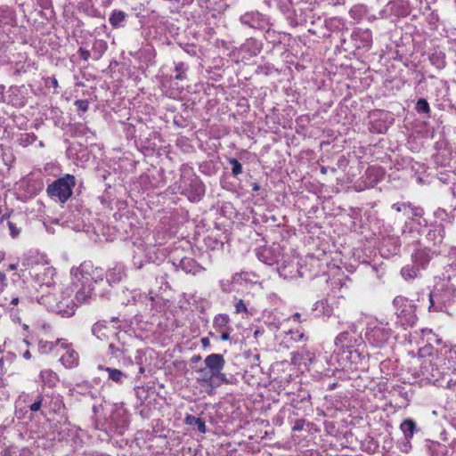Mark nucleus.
<instances>
[{
  "label": "nucleus",
  "instance_id": "obj_46",
  "mask_svg": "<svg viewBox=\"0 0 456 456\" xmlns=\"http://www.w3.org/2000/svg\"><path fill=\"white\" fill-rule=\"evenodd\" d=\"M265 38L268 43L273 44V46L281 44V34L271 28L265 30Z\"/></svg>",
  "mask_w": 456,
  "mask_h": 456
},
{
  "label": "nucleus",
  "instance_id": "obj_8",
  "mask_svg": "<svg viewBox=\"0 0 456 456\" xmlns=\"http://www.w3.org/2000/svg\"><path fill=\"white\" fill-rule=\"evenodd\" d=\"M180 187L182 193L188 197L191 201L196 202L205 195V185L195 174L183 175Z\"/></svg>",
  "mask_w": 456,
  "mask_h": 456
},
{
  "label": "nucleus",
  "instance_id": "obj_60",
  "mask_svg": "<svg viewBox=\"0 0 456 456\" xmlns=\"http://www.w3.org/2000/svg\"><path fill=\"white\" fill-rule=\"evenodd\" d=\"M273 67L269 64L258 66L256 69V73L263 74V75H269L272 72Z\"/></svg>",
  "mask_w": 456,
  "mask_h": 456
},
{
  "label": "nucleus",
  "instance_id": "obj_57",
  "mask_svg": "<svg viewBox=\"0 0 456 456\" xmlns=\"http://www.w3.org/2000/svg\"><path fill=\"white\" fill-rule=\"evenodd\" d=\"M449 362L456 364V346H452L445 351Z\"/></svg>",
  "mask_w": 456,
  "mask_h": 456
},
{
  "label": "nucleus",
  "instance_id": "obj_37",
  "mask_svg": "<svg viewBox=\"0 0 456 456\" xmlns=\"http://www.w3.org/2000/svg\"><path fill=\"white\" fill-rule=\"evenodd\" d=\"M259 354H252V360H250L251 366L250 370H246L245 374L243 376L244 379L248 382V375L249 373H252L251 376L254 377L255 375L262 373V370L259 366Z\"/></svg>",
  "mask_w": 456,
  "mask_h": 456
},
{
  "label": "nucleus",
  "instance_id": "obj_6",
  "mask_svg": "<svg viewBox=\"0 0 456 456\" xmlns=\"http://www.w3.org/2000/svg\"><path fill=\"white\" fill-rule=\"evenodd\" d=\"M0 224L9 230V234L12 239H17L22 231L27 228L28 224V216L22 211L6 214L2 216Z\"/></svg>",
  "mask_w": 456,
  "mask_h": 456
},
{
  "label": "nucleus",
  "instance_id": "obj_44",
  "mask_svg": "<svg viewBox=\"0 0 456 456\" xmlns=\"http://www.w3.org/2000/svg\"><path fill=\"white\" fill-rule=\"evenodd\" d=\"M429 60L436 68L438 69H442L445 67L446 61H445V54L443 52H435L433 53Z\"/></svg>",
  "mask_w": 456,
  "mask_h": 456
},
{
  "label": "nucleus",
  "instance_id": "obj_28",
  "mask_svg": "<svg viewBox=\"0 0 456 456\" xmlns=\"http://www.w3.org/2000/svg\"><path fill=\"white\" fill-rule=\"evenodd\" d=\"M426 450L429 456H446L448 453L447 447L436 441H426Z\"/></svg>",
  "mask_w": 456,
  "mask_h": 456
},
{
  "label": "nucleus",
  "instance_id": "obj_15",
  "mask_svg": "<svg viewBox=\"0 0 456 456\" xmlns=\"http://www.w3.org/2000/svg\"><path fill=\"white\" fill-rule=\"evenodd\" d=\"M97 295L102 297H109L110 295V290L106 288L101 289L96 286H92L91 283L87 285L83 284L82 287L76 292L75 298L78 303L83 304L86 303L94 296Z\"/></svg>",
  "mask_w": 456,
  "mask_h": 456
},
{
  "label": "nucleus",
  "instance_id": "obj_24",
  "mask_svg": "<svg viewBox=\"0 0 456 456\" xmlns=\"http://www.w3.org/2000/svg\"><path fill=\"white\" fill-rule=\"evenodd\" d=\"M128 353V347L118 333H116V342H110L108 346V355L113 358H120Z\"/></svg>",
  "mask_w": 456,
  "mask_h": 456
},
{
  "label": "nucleus",
  "instance_id": "obj_11",
  "mask_svg": "<svg viewBox=\"0 0 456 456\" xmlns=\"http://www.w3.org/2000/svg\"><path fill=\"white\" fill-rule=\"evenodd\" d=\"M360 341V334L357 332L355 325L352 324L348 330L343 331L336 337L335 346L344 353V351L354 348Z\"/></svg>",
  "mask_w": 456,
  "mask_h": 456
},
{
  "label": "nucleus",
  "instance_id": "obj_30",
  "mask_svg": "<svg viewBox=\"0 0 456 456\" xmlns=\"http://www.w3.org/2000/svg\"><path fill=\"white\" fill-rule=\"evenodd\" d=\"M400 429L404 438L407 440V444L410 443V439L412 438L414 434L418 431L417 424L412 419H404L400 425Z\"/></svg>",
  "mask_w": 456,
  "mask_h": 456
},
{
  "label": "nucleus",
  "instance_id": "obj_29",
  "mask_svg": "<svg viewBox=\"0 0 456 456\" xmlns=\"http://www.w3.org/2000/svg\"><path fill=\"white\" fill-rule=\"evenodd\" d=\"M60 361L66 368H75L78 365V353L72 348H69L67 352L61 355Z\"/></svg>",
  "mask_w": 456,
  "mask_h": 456
},
{
  "label": "nucleus",
  "instance_id": "obj_21",
  "mask_svg": "<svg viewBox=\"0 0 456 456\" xmlns=\"http://www.w3.org/2000/svg\"><path fill=\"white\" fill-rule=\"evenodd\" d=\"M435 251H432L427 247H422L418 242L417 248L411 253V261L414 265L424 269L433 258Z\"/></svg>",
  "mask_w": 456,
  "mask_h": 456
},
{
  "label": "nucleus",
  "instance_id": "obj_1",
  "mask_svg": "<svg viewBox=\"0 0 456 456\" xmlns=\"http://www.w3.org/2000/svg\"><path fill=\"white\" fill-rule=\"evenodd\" d=\"M429 312H445L455 301L456 287L449 281L437 284L428 294Z\"/></svg>",
  "mask_w": 456,
  "mask_h": 456
},
{
  "label": "nucleus",
  "instance_id": "obj_63",
  "mask_svg": "<svg viewBox=\"0 0 456 456\" xmlns=\"http://www.w3.org/2000/svg\"><path fill=\"white\" fill-rule=\"evenodd\" d=\"M79 56L81 59H83L84 61H88L91 54H90V52L83 47H80L77 51Z\"/></svg>",
  "mask_w": 456,
  "mask_h": 456
},
{
  "label": "nucleus",
  "instance_id": "obj_4",
  "mask_svg": "<svg viewBox=\"0 0 456 456\" xmlns=\"http://www.w3.org/2000/svg\"><path fill=\"white\" fill-rule=\"evenodd\" d=\"M38 292L41 294L37 297V302L46 307L50 312L56 310L58 300L61 298L62 294H66L60 285H57L54 281H47L40 284Z\"/></svg>",
  "mask_w": 456,
  "mask_h": 456
},
{
  "label": "nucleus",
  "instance_id": "obj_41",
  "mask_svg": "<svg viewBox=\"0 0 456 456\" xmlns=\"http://www.w3.org/2000/svg\"><path fill=\"white\" fill-rule=\"evenodd\" d=\"M48 412L61 413L65 410V404L60 396L48 399V407L45 408Z\"/></svg>",
  "mask_w": 456,
  "mask_h": 456
},
{
  "label": "nucleus",
  "instance_id": "obj_54",
  "mask_svg": "<svg viewBox=\"0 0 456 456\" xmlns=\"http://www.w3.org/2000/svg\"><path fill=\"white\" fill-rule=\"evenodd\" d=\"M14 422H15L14 418H12L11 420L6 421V423L0 425V444H4V440H5L4 434L8 431L9 428H11L12 425L14 424Z\"/></svg>",
  "mask_w": 456,
  "mask_h": 456
},
{
  "label": "nucleus",
  "instance_id": "obj_51",
  "mask_svg": "<svg viewBox=\"0 0 456 456\" xmlns=\"http://www.w3.org/2000/svg\"><path fill=\"white\" fill-rule=\"evenodd\" d=\"M422 331L424 334H426L428 336L427 340L430 346H432L433 344H436V346H440L442 344V339L440 338H438L437 335L433 333V331L431 330H424Z\"/></svg>",
  "mask_w": 456,
  "mask_h": 456
},
{
  "label": "nucleus",
  "instance_id": "obj_2",
  "mask_svg": "<svg viewBox=\"0 0 456 456\" xmlns=\"http://www.w3.org/2000/svg\"><path fill=\"white\" fill-rule=\"evenodd\" d=\"M75 185V176L66 174L51 183L46 188V192L51 199L64 204L72 196Z\"/></svg>",
  "mask_w": 456,
  "mask_h": 456
},
{
  "label": "nucleus",
  "instance_id": "obj_3",
  "mask_svg": "<svg viewBox=\"0 0 456 456\" xmlns=\"http://www.w3.org/2000/svg\"><path fill=\"white\" fill-rule=\"evenodd\" d=\"M340 43L346 52L355 53L359 50L368 51L372 45V34L370 29L358 28L353 31L348 38L342 33Z\"/></svg>",
  "mask_w": 456,
  "mask_h": 456
},
{
  "label": "nucleus",
  "instance_id": "obj_10",
  "mask_svg": "<svg viewBox=\"0 0 456 456\" xmlns=\"http://www.w3.org/2000/svg\"><path fill=\"white\" fill-rule=\"evenodd\" d=\"M128 427L127 416L123 409H116L111 412L106 420V433L111 436L110 433L121 436Z\"/></svg>",
  "mask_w": 456,
  "mask_h": 456
},
{
  "label": "nucleus",
  "instance_id": "obj_53",
  "mask_svg": "<svg viewBox=\"0 0 456 456\" xmlns=\"http://www.w3.org/2000/svg\"><path fill=\"white\" fill-rule=\"evenodd\" d=\"M232 330V327H229L227 329H224V330H217L218 333H220V337H216L215 334L213 332H209V336L211 337H215L216 340H224V341H227V340H231V331Z\"/></svg>",
  "mask_w": 456,
  "mask_h": 456
},
{
  "label": "nucleus",
  "instance_id": "obj_27",
  "mask_svg": "<svg viewBox=\"0 0 456 456\" xmlns=\"http://www.w3.org/2000/svg\"><path fill=\"white\" fill-rule=\"evenodd\" d=\"M173 264L180 267L186 273L196 274L200 273L203 268L191 257H183L179 260L178 264L173 262Z\"/></svg>",
  "mask_w": 456,
  "mask_h": 456
},
{
  "label": "nucleus",
  "instance_id": "obj_17",
  "mask_svg": "<svg viewBox=\"0 0 456 456\" xmlns=\"http://www.w3.org/2000/svg\"><path fill=\"white\" fill-rule=\"evenodd\" d=\"M77 271L80 272L82 275L86 274L89 275L94 281V286L100 289L101 285H107L104 282V277H106V272L100 267L94 268L90 262H84L77 268Z\"/></svg>",
  "mask_w": 456,
  "mask_h": 456
},
{
  "label": "nucleus",
  "instance_id": "obj_19",
  "mask_svg": "<svg viewBox=\"0 0 456 456\" xmlns=\"http://www.w3.org/2000/svg\"><path fill=\"white\" fill-rule=\"evenodd\" d=\"M346 354L345 360L349 363L351 370H359L365 368L366 355L359 348H352L342 353Z\"/></svg>",
  "mask_w": 456,
  "mask_h": 456
},
{
  "label": "nucleus",
  "instance_id": "obj_59",
  "mask_svg": "<svg viewBox=\"0 0 456 456\" xmlns=\"http://www.w3.org/2000/svg\"><path fill=\"white\" fill-rule=\"evenodd\" d=\"M74 104L78 110L83 112H86L89 107V102L87 100H77Z\"/></svg>",
  "mask_w": 456,
  "mask_h": 456
},
{
  "label": "nucleus",
  "instance_id": "obj_55",
  "mask_svg": "<svg viewBox=\"0 0 456 456\" xmlns=\"http://www.w3.org/2000/svg\"><path fill=\"white\" fill-rule=\"evenodd\" d=\"M12 12L9 7H1L0 8V21L8 22L9 19H12Z\"/></svg>",
  "mask_w": 456,
  "mask_h": 456
},
{
  "label": "nucleus",
  "instance_id": "obj_42",
  "mask_svg": "<svg viewBox=\"0 0 456 456\" xmlns=\"http://www.w3.org/2000/svg\"><path fill=\"white\" fill-rule=\"evenodd\" d=\"M367 12L368 7L363 4H354L349 11L351 18L356 20H362L367 14Z\"/></svg>",
  "mask_w": 456,
  "mask_h": 456
},
{
  "label": "nucleus",
  "instance_id": "obj_25",
  "mask_svg": "<svg viewBox=\"0 0 456 456\" xmlns=\"http://www.w3.org/2000/svg\"><path fill=\"white\" fill-rule=\"evenodd\" d=\"M262 49V42L254 37L247 38V40L240 47V52L245 53L248 57L256 56L258 53H260Z\"/></svg>",
  "mask_w": 456,
  "mask_h": 456
},
{
  "label": "nucleus",
  "instance_id": "obj_33",
  "mask_svg": "<svg viewBox=\"0 0 456 456\" xmlns=\"http://www.w3.org/2000/svg\"><path fill=\"white\" fill-rule=\"evenodd\" d=\"M99 368L103 369L108 373L109 380H111L117 384H122L124 380L127 379V375L120 370L110 367L103 368L102 365H100Z\"/></svg>",
  "mask_w": 456,
  "mask_h": 456
},
{
  "label": "nucleus",
  "instance_id": "obj_9",
  "mask_svg": "<svg viewBox=\"0 0 456 456\" xmlns=\"http://www.w3.org/2000/svg\"><path fill=\"white\" fill-rule=\"evenodd\" d=\"M391 336L388 323L375 321L368 324L365 337L370 344L376 347L383 346Z\"/></svg>",
  "mask_w": 456,
  "mask_h": 456
},
{
  "label": "nucleus",
  "instance_id": "obj_49",
  "mask_svg": "<svg viewBox=\"0 0 456 456\" xmlns=\"http://www.w3.org/2000/svg\"><path fill=\"white\" fill-rule=\"evenodd\" d=\"M227 161L232 166V176L237 177L239 175L242 174V165L239 162L238 159L234 158H229Z\"/></svg>",
  "mask_w": 456,
  "mask_h": 456
},
{
  "label": "nucleus",
  "instance_id": "obj_13",
  "mask_svg": "<svg viewBox=\"0 0 456 456\" xmlns=\"http://www.w3.org/2000/svg\"><path fill=\"white\" fill-rule=\"evenodd\" d=\"M410 13V8L403 0H389L384 9L379 12L380 19L391 16L405 17Z\"/></svg>",
  "mask_w": 456,
  "mask_h": 456
},
{
  "label": "nucleus",
  "instance_id": "obj_61",
  "mask_svg": "<svg viewBox=\"0 0 456 456\" xmlns=\"http://www.w3.org/2000/svg\"><path fill=\"white\" fill-rule=\"evenodd\" d=\"M10 395L5 387L0 385V402H7Z\"/></svg>",
  "mask_w": 456,
  "mask_h": 456
},
{
  "label": "nucleus",
  "instance_id": "obj_26",
  "mask_svg": "<svg viewBox=\"0 0 456 456\" xmlns=\"http://www.w3.org/2000/svg\"><path fill=\"white\" fill-rule=\"evenodd\" d=\"M445 234L444 226L442 224H431L426 238L434 245L442 243Z\"/></svg>",
  "mask_w": 456,
  "mask_h": 456
},
{
  "label": "nucleus",
  "instance_id": "obj_31",
  "mask_svg": "<svg viewBox=\"0 0 456 456\" xmlns=\"http://www.w3.org/2000/svg\"><path fill=\"white\" fill-rule=\"evenodd\" d=\"M127 14L121 10H113L110 15L109 22L114 28L125 27V21Z\"/></svg>",
  "mask_w": 456,
  "mask_h": 456
},
{
  "label": "nucleus",
  "instance_id": "obj_36",
  "mask_svg": "<svg viewBox=\"0 0 456 456\" xmlns=\"http://www.w3.org/2000/svg\"><path fill=\"white\" fill-rule=\"evenodd\" d=\"M184 423L189 426H194L198 431L205 434L207 432V427L205 421L194 415L188 414L184 419Z\"/></svg>",
  "mask_w": 456,
  "mask_h": 456
},
{
  "label": "nucleus",
  "instance_id": "obj_23",
  "mask_svg": "<svg viewBox=\"0 0 456 456\" xmlns=\"http://www.w3.org/2000/svg\"><path fill=\"white\" fill-rule=\"evenodd\" d=\"M408 210L410 211L412 216L418 217L419 219L411 218L409 222H406L405 228L403 229L404 232L406 228H409V231L411 232L413 229L427 226V221L425 219H423L422 221L420 220V218L424 215V210L422 208L411 206V204H410V208H408Z\"/></svg>",
  "mask_w": 456,
  "mask_h": 456
},
{
  "label": "nucleus",
  "instance_id": "obj_18",
  "mask_svg": "<svg viewBox=\"0 0 456 456\" xmlns=\"http://www.w3.org/2000/svg\"><path fill=\"white\" fill-rule=\"evenodd\" d=\"M27 399L25 402H30L28 405V409L33 412H40L41 415L45 416L46 413L45 412V408L48 407V396L43 395L40 392L32 393L29 395H25Z\"/></svg>",
  "mask_w": 456,
  "mask_h": 456
},
{
  "label": "nucleus",
  "instance_id": "obj_5",
  "mask_svg": "<svg viewBox=\"0 0 456 456\" xmlns=\"http://www.w3.org/2000/svg\"><path fill=\"white\" fill-rule=\"evenodd\" d=\"M395 314L403 326H412L418 321L416 315V305L412 300L407 297L397 296L393 300Z\"/></svg>",
  "mask_w": 456,
  "mask_h": 456
},
{
  "label": "nucleus",
  "instance_id": "obj_34",
  "mask_svg": "<svg viewBox=\"0 0 456 456\" xmlns=\"http://www.w3.org/2000/svg\"><path fill=\"white\" fill-rule=\"evenodd\" d=\"M109 328L106 321H98L92 327V334L100 340L108 338Z\"/></svg>",
  "mask_w": 456,
  "mask_h": 456
},
{
  "label": "nucleus",
  "instance_id": "obj_48",
  "mask_svg": "<svg viewBox=\"0 0 456 456\" xmlns=\"http://www.w3.org/2000/svg\"><path fill=\"white\" fill-rule=\"evenodd\" d=\"M188 69V66L183 62H175V70L176 74L175 75V78L178 80H183L186 77L185 73Z\"/></svg>",
  "mask_w": 456,
  "mask_h": 456
},
{
  "label": "nucleus",
  "instance_id": "obj_39",
  "mask_svg": "<svg viewBox=\"0 0 456 456\" xmlns=\"http://www.w3.org/2000/svg\"><path fill=\"white\" fill-rule=\"evenodd\" d=\"M419 269L420 267L414 264L407 265L402 268L401 274L405 281H411L418 277Z\"/></svg>",
  "mask_w": 456,
  "mask_h": 456
},
{
  "label": "nucleus",
  "instance_id": "obj_43",
  "mask_svg": "<svg viewBox=\"0 0 456 456\" xmlns=\"http://www.w3.org/2000/svg\"><path fill=\"white\" fill-rule=\"evenodd\" d=\"M40 378L43 383L48 387L55 386L58 377L55 372L51 370H44L40 372Z\"/></svg>",
  "mask_w": 456,
  "mask_h": 456
},
{
  "label": "nucleus",
  "instance_id": "obj_52",
  "mask_svg": "<svg viewBox=\"0 0 456 456\" xmlns=\"http://www.w3.org/2000/svg\"><path fill=\"white\" fill-rule=\"evenodd\" d=\"M15 359V354L7 353L6 355L0 357V371L6 370V363L11 364Z\"/></svg>",
  "mask_w": 456,
  "mask_h": 456
},
{
  "label": "nucleus",
  "instance_id": "obj_58",
  "mask_svg": "<svg viewBox=\"0 0 456 456\" xmlns=\"http://www.w3.org/2000/svg\"><path fill=\"white\" fill-rule=\"evenodd\" d=\"M232 281L230 280L220 281V289L224 293H230L232 291Z\"/></svg>",
  "mask_w": 456,
  "mask_h": 456
},
{
  "label": "nucleus",
  "instance_id": "obj_14",
  "mask_svg": "<svg viewBox=\"0 0 456 456\" xmlns=\"http://www.w3.org/2000/svg\"><path fill=\"white\" fill-rule=\"evenodd\" d=\"M28 90L24 85L11 86L7 90L5 104L22 108L27 104Z\"/></svg>",
  "mask_w": 456,
  "mask_h": 456
},
{
  "label": "nucleus",
  "instance_id": "obj_32",
  "mask_svg": "<svg viewBox=\"0 0 456 456\" xmlns=\"http://www.w3.org/2000/svg\"><path fill=\"white\" fill-rule=\"evenodd\" d=\"M201 373V384L206 385L210 387H220L221 385L224 384V382H221L219 379H216L215 375L209 371L208 369H201L200 370Z\"/></svg>",
  "mask_w": 456,
  "mask_h": 456
},
{
  "label": "nucleus",
  "instance_id": "obj_20",
  "mask_svg": "<svg viewBox=\"0 0 456 456\" xmlns=\"http://www.w3.org/2000/svg\"><path fill=\"white\" fill-rule=\"evenodd\" d=\"M66 294H62L61 298L58 300L56 310H53V313H55L61 317H70L75 314L77 305L70 298V293L69 289H65Z\"/></svg>",
  "mask_w": 456,
  "mask_h": 456
},
{
  "label": "nucleus",
  "instance_id": "obj_38",
  "mask_svg": "<svg viewBox=\"0 0 456 456\" xmlns=\"http://www.w3.org/2000/svg\"><path fill=\"white\" fill-rule=\"evenodd\" d=\"M107 50V43L102 39H95L93 43L92 51H93V58L95 61H98L102 58L103 53Z\"/></svg>",
  "mask_w": 456,
  "mask_h": 456
},
{
  "label": "nucleus",
  "instance_id": "obj_22",
  "mask_svg": "<svg viewBox=\"0 0 456 456\" xmlns=\"http://www.w3.org/2000/svg\"><path fill=\"white\" fill-rule=\"evenodd\" d=\"M126 266L122 263H117L106 272V281L108 287L112 288L118 284L126 276Z\"/></svg>",
  "mask_w": 456,
  "mask_h": 456
},
{
  "label": "nucleus",
  "instance_id": "obj_35",
  "mask_svg": "<svg viewBox=\"0 0 456 456\" xmlns=\"http://www.w3.org/2000/svg\"><path fill=\"white\" fill-rule=\"evenodd\" d=\"M44 189L42 179H28L26 182L25 190L30 196H36Z\"/></svg>",
  "mask_w": 456,
  "mask_h": 456
},
{
  "label": "nucleus",
  "instance_id": "obj_62",
  "mask_svg": "<svg viewBox=\"0 0 456 456\" xmlns=\"http://www.w3.org/2000/svg\"><path fill=\"white\" fill-rule=\"evenodd\" d=\"M2 456H17V452L15 451L14 447L12 446H8V447H5L3 451H2Z\"/></svg>",
  "mask_w": 456,
  "mask_h": 456
},
{
  "label": "nucleus",
  "instance_id": "obj_64",
  "mask_svg": "<svg viewBox=\"0 0 456 456\" xmlns=\"http://www.w3.org/2000/svg\"><path fill=\"white\" fill-rule=\"evenodd\" d=\"M46 86H53V88H57L59 86L58 80L54 77H50L45 79Z\"/></svg>",
  "mask_w": 456,
  "mask_h": 456
},
{
  "label": "nucleus",
  "instance_id": "obj_16",
  "mask_svg": "<svg viewBox=\"0 0 456 456\" xmlns=\"http://www.w3.org/2000/svg\"><path fill=\"white\" fill-rule=\"evenodd\" d=\"M240 22L253 29H265L269 26V19L258 12H248L240 17Z\"/></svg>",
  "mask_w": 456,
  "mask_h": 456
},
{
  "label": "nucleus",
  "instance_id": "obj_45",
  "mask_svg": "<svg viewBox=\"0 0 456 456\" xmlns=\"http://www.w3.org/2000/svg\"><path fill=\"white\" fill-rule=\"evenodd\" d=\"M434 216L442 222L452 224L454 221V215L452 212H447L444 208H437L434 211Z\"/></svg>",
  "mask_w": 456,
  "mask_h": 456
},
{
  "label": "nucleus",
  "instance_id": "obj_47",
  "mask_svg": "<svg viewBox=\"0 0 456 456\" xmlns=\"http://www.w3.org/2000/svg\"><path fill=\"white\" fill-rule=\"evenodd\" d=\"M37 137L34 133L20 134L18 138V142L22 147H28L37 141Z\"/></svg>",
  "mask_w": 456,
  "mask_h": 456
},
{
  "label": "nucleus",
  "instance_id": "obj_50",
  "mask_svg": "<svg viewBox=\"0 0 456 456\" xmlns=\"http://www.w3.org/2000/svg\"><path fill=\"white\" fill-rule=\"evenodd\" d=\"M415 110L418 113L429 114L430 112L429 104L428 101L424 98H420L418 100Z\"/></svg>",
  "mask_w": 456,
  "mask_h": 456
},
{
  "label": "nucleus",
  "instance_id": "obj_7",
  "mask_svg": "<svg viewBox=\"0 0 456 456\" xmlns=\"http://www.w3.org/2000/svg\"><path fill=\"white\" fill-rule=\"evenodd\" d=\"M204 364L206 369L209 370V371L216 376L215 378L219 379L221 382L225 384L238 383V379L234 375H227L226 373L222 372L225 365V360L222 354H211L208 355L204 360Z\"/></svg>",
  "mask_w": 456,
  "mask_h": 456
},
{
  "label": "nucleus",
  "instance_id": "obj_12",
  "mask_svg": "<svg viewBox=\"0 0 456 456\" xmlns=\"http://www.w3.org/2000/svg\"><path fill=\"white\" fill-rule=\"evenodd\" d=\"M370 118L369 130L374 134L387 133L393 121L388 112L380 110H374Z\"/></svg>",
  "mask_w": 456,
  "mask_h": 456
},
{
  "label": "nucleus",
  "instance_id": "obj_40",
  "mask_svg": "<svg viewBox=\"0 0 456 456\" xmlns=\"http://www.w3.org/2000/svg\"><path fill=\"white\" fill-rule=\"evenodd\" d=\"M230 317L226 314H219L214 317L213 320V327L215 330H223L224 329L229 328Z\"/></svg>",
  "mask_w": 456,
  "mask_h": 456
},
{
  "label": "nucleus",
  "instance_id": "obj_56",
  "mask_svg": "<svg viewBox=\"0 0 456 456\" xmlns=\"http://www.w3.org/2000/svg\"><path fill=\"white\" fill-rule=\"evenodd\" d=\"M234 308H235L236 314H241V313L248 314L247 305L242 299L237 300V302L234 305Z\"/></svg>",
  "mask_w": 456,
  "mask_h": 456
}]
</instances>
